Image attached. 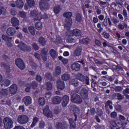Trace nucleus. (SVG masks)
<instances>
[{"label":"nucleus","instance_id":"nucleus-23","mask_svg":"<svg viewBox=\"0 0 129 129\" xmlns=\"http://www.w3.org/2000/svg\"><path fill=\"white\" fill-rule=\"evenodd\" d=\"M82 52V49L81 47H78L74 51V55L77 57H79L81 55Z\"/></svg>","mask_w":129,"mask_h":129},{"label":"nucleus","instance_id":"nucleus-34","mask_svg":"<svg viewBox=\"0 0 129 129\" xmlns=\"http://www.w3.org/2000/svg\"><path fill=\"white\" fill-rule=\"evenodd\" d=\"M38 42H39V44H40L42 46H45V45H46V44L47 43V41L43 37H40L39 38Z\"/></svg>","mask_w":129,"mask_h":129},{"label":"nucleus","instance_id":"nucleus-16","mask_svg":"<svg viewBox=\"0 0 129 129\" xmlns=\"http://www.w3.org/2000/svg\"><path fill=\"white\" fill-rule=\"evenodd\" d=\"M62 106H63V107H65L67 106V104H68L70 100L68 96L64 95L62 97Z\"/></svg>","mask_w":129,"mask_h":129},{"label":"nucleus","instance_id":"nucleus-44","mask_svg":"<svg viewBox=\"0 0 129 129\" xmlns=\"http://www.w3.org/2000/svg\"><path fill=\"white\" fill-rule=\"evenodd\" d=\"M38 103L39 105H45V103H46V101H45V99L43 97L40 98L38 99Z\"/></svg>","mask_w":129,"mask_h":129},{"label":"nucleus","instance_id":"nucleus-8","mask_svg":"<svg viewBox=\"0 0 129 129\" xmlns=\"http://www.w3.org/2000/svg\"><path fill=\"white\" fill-rule=\"evenodd\" d=\"M43 113L45 116H47L48 118H52L53 117V113L49 109V106L46 105L43 109Z\"/></svg>","mask_w":129,"mask_h":129},{"label":"nucleus","instance_id":"nucleus-11","mask_svg":"<svg viewBox=\"0 0 129 129\" xmlns=\"http://www.w3.org/2000/svg\"><path fill=\"white\" fill-rule=\"evenodd\" d=\"M81 31L78 29H75L70 33V37H80L81 36Z\"/></svg>","mask_w":129,"mask_h":129},{"label":"nucleus","instance_id":"nucleus-37","mask_svg":"<svg viewBox=\"0 0 129 129\" xmlns=\"http://www.w3.org/2000/svg\"><path fill=\"white\" fill-rule=\"evenodd\" d=\"M0 94L3 96H8L9 91L6 89H3L0 91Z\"/></svg>","mask_w":129,"mask_h":129},{"label":"nucleus","instance_id":"nucleus-63","mask_svg":"<svg viewBox=\"0 0 129 129\" xmlns=\"http://www.w3.org/2000/svg\"><path fill=\"white\" fill-rule=\"evenodd\" d=\"M102 36L105 38V39H108V38H109V34L107 33H106V32L104 31L102 33Z\"/></svg>","mask_w":129,"mask_h":129},{"label":"nucleus","instance_id":"nucleus-40","mask_svg":"<svg viewBox=\"0 0 129 129\" xmlns=\"http://www.w3.org/2000/svg\"><path fill=\"white\" fill-rule=\"evenodd\" d=\"M34 17V20L35 21H41V20H42V14L41 12L37 14Z\"/></svg>","mask_w":129,"mask_h":129},{"label":"nucleus","instance_id":"nucleus-15","mask_svg":"<svg viewBox=\"0 0 129 129\" xmlns=\"http://www.w3.org/2000/svg\"><path fill=\"white\" fill-rule=\"evenodd\" d=\"M80 95L83 99H86L88 97V91L86 88H83L81 90Z\"/></svg>","mask_w":129,"mask_h":129},{"label":"nucleus","instance_id":"nucleus-26","mask_svg":"<svg viewBox=\"0 0 129 129\" xmlns=\"http://www.w3.org/2000/svg\"><path fill=\"white\" fill-rule=\"evenodd\" d=\"M49 55L53 59L57 58V52H56L54 49H50L49 51Z\"/></svg>","mask_w":129,"mask_h":129},{"label":"nucleus","instance_id":"nucleus-59","mask_svg":"<svg viewBox=\"0 0 129 129\" xmlns=\"http://www.w3.org/2000/svg\"><path fill=\"white\" fill-rule=\"evenodd\" d=\"M112 22L114 24V25H117L118 23H119V20H118V19L113 17L112 19Z\"/></svg>","mask_w":129,"mask_h":129},{"label":"nucleus","instance_id":"nucleus-58","mask_svg":"<svg viewBox=\"0 0 129 129\" xmlns=\"http://www.w3.org/2000/svg\"><path fill=\"white\" fill-rule=\"evenodd\" d=\"M95 10H96V13L97 15H100L101 14V10L99 8V7L96 6L95 7Z\"/></svg>","mask_w":129,"mask_h":129},{"label":"nucleus","instance_id":"nucleus-45","mask_svg":"<svg viewBox=\"0 0 129 129\" xmlns=\"http://www.w3.org/2000/svg\"><path fill=\"white\" fill-rule=\"evenodd\" d=\"M115 109L118 112H121L122 111V107L120 104H117L115 106Z\"/></svg>","mask_w":129,"mask_h":129},{"label":"nucleus","instance_id":"nucleus-24","mask_svg":"<svg viewBox=\"0 0 129 129\" xmlns=\"http://www.w3.org/2000/svg\"><path fill=\"white\" fill-rule=\"evenodd\" d=\"M69 123H70V128L71 129H75L76 128V123L74 122L73 119L70 118L69 119Z\"/></svg>","mask_w":129,"mask_h":129},{"label":"nucleus","instance_id":"nucleus-31","mask_svg":"<svg viewBox=\"0 0 129 129\" xmlns=\"http://www.w3.org/2000/svg\"><path fill=\"white\" fill-rule=\"evenodd\" d=\"M1 65L2 67H4L6 69L7 72L10 73L11 72V67H10V65L7 64V63L5 62H2Z\"/></svg>","mask_w":129,"mask_h":129},{"label":"nucleus","instance_id":"nucleus-7","mask_svg":"<svg viewBox=\"0 0 129 129\" xmlns=\"http://www.w3.org/2000/svg\"><path fill=\"white\" fill-rule=\"evenodd\" d=\"M22 102L26 106H29V105L32 104V97H30V96H26L22 98Z\"/></svg>","mask_w":129,"mask_h":129},{"label":"nucleus","instance_id":"nucleus-57","mask_svg":"<svg viewBox=\"0 0 129 129\" xmlns=\"http://www.w3.org/2000/svg\"><path fill=\"white\" fill-rule=\"evenodd\" d=\"M19 16L21 17V18H26L27 13L23 11H20L19 12Z\"/></svg>","mask_w":129,"mask_h":129},{"label":"nucleus","instance_id":"nucleus-39","mask_svg":"<svg viewBox=\"0 0 129 129\" xmlns=\"http://www.w3.org/2000/svg\"><path fill=\"white\" fill-rule=\"evenodd\" d=\"M117 28L119 30H124V28L125 29L127 28V24H126V23H123V25L120 24L117 25Z\"/></svg>","mask_w":129,"mask_h":129},{"label":"nucleus","instance_id":"nucleus-56","mask_svg":"<svg viewBox=\"0 0 129 129\" xmlns=\"http://www.w3.org/2000/svg\"><path fill=\"white\" fill-rule=\"evenodd\" d=\"M97 27L99 29L98 30V33H101V32H102V31H103V28L102 27H101V24L98 23Z\"/></svg>","mask_w":129,"mask_h":129},{"label":"nucleus","instance_id":"nucleus-12","mask_svg":"<svg viewBox=\"0 0 129 129\" xmlns=\"http://www.w3.org/2000/svg\"><path fill=\"white\" fill-rule=\"evenodd\" d=\"M11 22L13 27H15L16 28V30H19L20 29L19 27H17L20 25V21L18 20V18L16 17L12 18L11 19Z\"/></svg>","mask_w":129,"mask_h":129},{"label":"nucleus","instance_id":"nucleus-27","mask_svg":"<svg viewBox=\"0 0 129 129\" xmlns=\"http://www.w3.org/2000/svg\"><path fill=\"white\" fill-rule=\"evenodd\" d=\"M55 72L53 73V76L57 77L61 74V67L57 66L55 68Z\"/></svg>","mask_w":129,"mask_h":129},{"label":"nucleus","instance_id":"nucleus-22","mask_svg":"<svg viewBox=\"0 0 129 129\" xmlns=\"http://www.w3.org/2000/svg\"><path fill=\"white\" fill-rule=\"evenodd\" d=\"M11 84V80L5 79L1 82L2 87H8Z\"/></svg>","mask_w":129,"mask_h":129},{"label":"nucleus","instance_id":"nucleus-33","mask_svg":"<svg viewBox=\"0 0 129 129\" xmlns=\"http://www.w3.org/2000/svg\"><path fill=\"white\" fill-rule=\"evenodd\" d=\"M39 120V119L38 117H34L33 119L32 123L31 125V127H34Z\"/></svg>","mask_w":129,"mask_h":129},{"label":"nucleus","instance_id":"nucleus-17","mask_svg":"<svg viewBox=\"0 0 129 129\" xmlns=\"http://www.w3.org/2000/svg\"><path fill=\"white\" fill-rule=\"evenodd\" d=\"M51 101L53 104H60L62 101V98L59 96H55L51 99Z\"/></svg>","mask_w":129,"mask_h":129},{"label":"nucleus","instance_id":"nucleus-47","mask_svg":"<svg viewBox=\"0 0 129 129\" xmlns=\"http://www.w3.org/2000/svg\"><path fill=\"white\" fill-rule=\"evenodd\" d=\"M114 90L116 92H121L123 90V88L120 86H115Z\"/></svg>","mask_w":129,"mask_h":129},{"label":"nucleus","instance_id":"nucleus-3","mask_svg":"<svg viewBox=\"0 0 129 129\" xmlns=\"http://www.w3.org/2000/svg\"><path fill=\"white\" fill-rule=\"evenodd\" d=\"M3 122L4 124V127L6 129L13 128V123H14V122L11 118L9 117L5 118L3 120Z\"/></svg>","mask_w":129,"mask_h":129},{"label":"nucleus","instance_id":"nucleus-4","mask_svg":"<svg viewBox=\"0 0 129 129\" xmlns=\"http://www.w3.org/2000/svg\"><path fill=\"white\" fill-rule=\"evenodd\" d=\"M71 100L74 103H77L78 104H80L82 103V98L78 94H74L71 96Z\"/></svg>","mask_w":129,"mask_h":129},{"label":"nucleus","instance_id":"nucleus-18","mask_svg":"<svg viewBox=\"0 0 129 129\" xmlns=\"http://www.w3.org/2000/svg\"><path fill=\"white\" fill-rule=\"evenodd\" d=\"M16 33H17V30H16V29L13 27L8 28L7 30V34L8 35V36H14Z\"/></svg>","mask_w":129,"mask_h":129},{"label":"nucleus","instance_id":"nucleus-30","mask_svg":"<svg viewBox=\"0 0 129 129\" xmlns=\"http://www.w3.org/2000/svg\"><path fill=\"white\" fill-rule=\"evenodd\" d=\"M70 84L71 85H73V86L76 87L77 86H78V85H79V82H78L77 79H74L70 81Z\"/></svg>","mask_w":129,"mask_h":129},{"label":"nucleus","instance_id":"nucleus-28","mask_svg":"<svg viewBox=\"0 0 129 129\" xmlns=\"http://www.w3.org/2000/svg\"><path fill=\"white\" fill-rule=\"evenodd\" d=\"M61 78L64 81H68L70 79V75L68 73H64L61 76Z\"/></svg>","mask_w":129,"mask_h":129},{"label":"nucleus","instance_id":"nucleus-64","mask_svg":"<svg viewBox=\"0 0 129 129\" xmlns=\"http://www.w3.org/2000/svg\"><path fill=\"white\" fill-rule=\"evenodd\" d=\"M19 109L20 112H24L25 111V105H22L19 106Z\"/></svg>","mask_w":129,"mask_h":129},{"label":"nucleus","instance_id":"nucleus-50","mask_svg":"<svg viewBox=\"0 0 129 129\" xmlns=\"http://www.w3.org/2000/svg\"><path fill=\"white\" fill-rule=\"evenodd\" d=\"M46 86L47 90H51L53 88V86H52V84L50 82L46 83Z\"/></svg>","mask_w":129,"mask_h":129},{"label":"nucleus","instance_id":"nucleus-46","mask_svg":"<svg viewBox=\"0 0 129 129\" xmlns=\"http://www.w3.org/2000/svg\"><path fill=\"white\" fill-rule=\"evenodd\" d=\"M31 46L33 48V49L35 50V51H38V50L40 49V47L39 46V45H38V44L35 42H34L33 43H32L31 44Z\"/></svg>","mask_w":129,"mask_h":129},{"label":"nucleus","instance_id":"nucleus-20","mask_svg":"<svg viewBox=\"0 0 129 129\" xmlns=\"http://www.w3.org/2000/svg\"><path fill=\"white\" fill-rule=\"evenodd\" d=\"M81 67V66L78 63H73L71 66V68L73 71H79Z\"/></svg>","mask_w":129,"mask_h":129},{"label":"nucleus","instance_id":"nucleus-10","mask_svg":"<svg viewBox=\"0 0 129 129\" xmlns=\"http://www.w3.org/2000/svg\"><path fill=\"white\" fill-rule=\"evenodd\" d=\"M73 111L74 112V115L75 116V121H77V117L79 116V114H80V109L79 107L76 106H73Z\"/></svg>","mask_w":129,"mask_h":129},{"label":"nucleus","instance_id":"nucleus-61","mask_svg":"<svg viewBox=\"0 0 129 129\" xmlns=\"http://www.w3.org/2000/svg\"><path fill=\"white\" fill-rule=\"evenodd\" d=\"M107 4V2H103V1H100L99 3L100 6H102V8H106Z\"/></svg>","mask_w":129,"mask_h":129},{"label":"nucleus","instance_id":"nucleus-54","mask_svg":"<svg viewBox=\"0 0 129 129\" xmlns=\"http://www.w3.org/2000/svg\"><path fill=\"white\" fill-rule=\"evenodd\" d=\"M59 60H60L61 62H62L63 64H66L68 63V60L66 59V58H63L62 56H58Z\"/></svg>","mask_w":129,"mask_h":129},{"label":"nucleus","instance_id":"nucleus-1","mask_svg":"<svg viewBox=\"0 0 129 129\" xmlns=\"http://www.w3.org/2000/svg\"><path fill=\"white\" fill-rule=\"evenodd\" d=\"M72 12H67L63 14V17L66 18L65 20L66 23L64 24V28L67 31H69L71 27V22H72L71 17H72Z\"/></svg>","mask_w":129,"mask_h":129},{"label":"nucleus","instance_id":"nucleus-49","mask_svg":"<svg viewBox=\"0 0 129 129\" xmlns=\"http://www.w3.org/2000/svg\"><path fill=\"white\" fill-rule=\"evenodd\" d=\"M6 12V8L4 6H0V16L1 15H5Z\"/></svg>","mask_w":129,"mask_h":129},{"label":"nucleus","instance_id":"nucleus-41","mask_svg":"<svg viewBox=\"0 0 129 129\" xmlns=\"http://www.w3.org/2000/svg\"><path fill=\"white\" fill-rule=\"evenodd\" d=\"M35 28L36 29H37V30H38V31H40V30H42V28H43L42 23L40 22H37L35 24Z\"/></svg>","mask_w":129,"mask_h":129},{"label":"nucleus","instance_id":"nucleus-21","mask_svg":"<svg viewBox=\"0 0 129 129\" xmlns=\"http://www.w3.org/2000/svg\"><path fill=\"white\" fill-rule=\"evenodd\" d=\"M112 97H113V98H115V97H117V99L119 101L122 100L124 98L123 95L119 93H115L113 94Z\"/></svg>","mask_w":129,"mask_h":129},{"label":"nucleus","instance_id":"nucleus-42","mask_svg":"<svg viewBox=\"0 0 129 129\" xmlns=\"http://www.w3.org/2000/svg\"><path fill=\"white\" fill-rule=\"evenodd\" d=\"M27 3L30 8H33L35 7V1L34 0H26Z\"/></svg>","mask_w":129,"mask_h":129},{"label":"nucleus","instance_id":"nucleus-32","mask_svg":"<svg viewBox=\"0 0 129 129\" xmlns=\"http://www.w3.org/2000/svg\"><path fill=\"white\" fill-rule=\"evenodd\" d=\"M45 77L48 80H50V81H55V79L52 76V74L50 72L45 74Z\"/></svg>","mask_w":129,"mask_h":129},{"label":"nucleus","instance_id":"nucleus-9","mask_svg":"<svg viewBox=\"0 0 129 129\" xmlns=\"http://www.w3.org/2000/svg\"><path fill=\"white\" fill-rule=\"evenodd\" d=\"M16 65L21 69V70H24L25 69V63L24 61L21 58H18L15 60Z\"/></svg>","mask_w":129,"mask_h":129},{"label":"nucleus","instance_id":"nucleus-62","mask_svg":"<svg viewBox=\"0 0 129 129\" xmlns=\"http://www.w3.org/2000/svg\"><path fill=\"white\" fill-rule=\"evenodd\" d=\"M117 115V113L115 111L112 112L110 114L111 117L112 118H115Z\"/></svg>","mask_w":129,"mask_h":129},{"label":"nucleus","instance_id":"nucleus-48","mask_svg":"<svg viewBox=\"0 0 129 129\" xmlns=\"http://www.w3.org/2000/svg\"><path fill=\"white\" fill-rule=\"evenodd\" d=\"M82 43L86 45H88L89 44V42H90V39L89 38H84L82 40Z\"/></svg>","mask_w":129,"mask_h":129},{"label":"nucleus","instance_id":"nucleus-43","mask_svg":"<svg viewBox=\"0 0 129 129\" xmlns=\"http://www.w3.org/2000/svg\"><path fill=\"white\" fill-rule=\"evenodd\" d=\"M60 11H61V9L60 8V6H57L54 7L53 11L54 14L57 15L59 13H60Z\"/></svg>","mask_w":129,"mask_h":129},{"label":"nucleus","instance_id":"nucleus-51","mask_svg":"<svg viewBox=\"0 0 129 129\" xmlns=\"http://www.w3.org/2000/svg\"><path fill=\"white\" fill-rule=\"evenodd\" d=\"M31 86L33 89H36V88L38 87V83L36 81L32 82L31 83Z\"/></svg>","mask_w":129,"mask_h":129},{"label":"nucleus","instance_id":"nucleus-19","mask_svg":"<svg viewBox=\"0 0 129 129\" xmlns=\"http://www.w3.org/2000/svg\"><path fill=\"white\" fill-rule=\"evenodd\" d=\"M57 86L58 89H60V90H63V89L65 88V83H64V81H61L60 80H57Z\"/></svg>","mask_w":129,"mask_h":129},{"label":"nucleus","instance_id":"nucleus-6","mask_svg":"<svg viewBox=\"0 0 129 129\" xmlns=\"http://www.w3.org/2000/svg\"><path fill=\"white\" fill-rule=\"evenodd\" d=\"M39 5L41 11H44V10H49V8H50L49 4L44 0H41L39 3Z\"/></svg>","mask_w":129,"mask_h":129},{"label":"nucleus","instance_id":"nucleus-60","mask_svg":"<svg viewBox=\"0 0 129 129\" xmlns=\"http://www.w3.org/2000/svg\"><path fill=\"white\" fill-rule=\"evenodd\" d=\"M110 104H112V102L110 100H108L106 103L105 105V108H108V106L110 105Z\"/></svg>","mask_w":129,"mask_h":129},{"label":"nucleus","instance_id":"nucleus-5","mask_svg":"<svg viewBox=\"0 0 129 129\" xmlns=\"http://www.w3.org/2000/svg\"><path fill=\"white\" fill-rule=\"evenodd\" d=\"M18 46L23 52H31L32 51V47L30 45H27L23 42H20Z\"/></svg>","mask_w":129,"mask_h":129},{"label":"nucleus","instance_id":"nucleus-35","mask_svg":"<svg viewBox=\"0 0 129 129\" xmlns=\"http://www.w3.org/2000/svg\"><path fill=\"white\" fill-rule=\"evenodd\" d=\"M77 79H78L79 80H80V81H81L82 82H83V81L85 80V77L84 76V75H82L81 73H78L77 74Z\"/></svg>","mask_w":129,"mask_h":129},{"label":"nucleus","instance_id":"nucleus-25","mask_svg":"<svg viewBox=\"0 0 129 129\" xmlns=\"http://www.w3.org/2000/svg\"><path fill=\"white\" fill-rule=\"evenodd\" d=\"M16 6L18 9H22L24 7V2L23 0H17L15 2Z\"/></svg>","mask_w":129,"mask_h":129},{"label":"nucleus","instance_id":"nucleus-13","mask_svg":"<svg viewBox=\"0 0 129 129\" xmlns=\"http://www.w3.org/2000/svg\"><path fill=\"white\" fill-rule=\"evenodd\" d=\"M68 124L65 122H57L56 123V127L58 129H67L68 128Z\"/></svg>","mask_w":129,"mask_h":129},{"label":"nucleus","instance_id":"nucleus-29","mask_svg":"<svg viewBox=\"0 0 129 129\" xmlns=\"http://www.w3.org/2000/svg\"><path fill=\"white\" fill-rule=\"evenodd\" d=\"M82 15L80 13H77L75 17V21L78 22V23H80V22H82Z\"/></svg>","mask_w":129,"mask_h":129},{"label":"nucleus","instance_id":"nucleus-53","mask_svg":"<svg viewBox=\"0 0 129 129\" xmlns=\"http://www.w3.org/2000/svg\"><path fill=\"white\" fill-rule=\"evenodd\" d=\"M41 55L43 56L44 55V56H47L48 55V49L46 48H43L41 50Z\"/></svg>","mask_w":129,"mask_h":129},{"label":"nucleus","instance_id":"nucleus-38","mask_svg":"<svg viewBox=\"0 0 129 129\" xmlns=\"http://www.w3.org/2000/svg\"><path fill=\"white\" fill-rule=\"evenodd\" d=\"M2 38L4 41L6 42H11L12 41V37L8 36L5 34H3Z\"/></svg>","mask_w":129,"mask_h":129},{"label":"nucleus","instance_id":"nucleus-55","mask_svg":"<svg viewBox=\"0 0 129 129\" xmlns=\"http://www.w3.org/2000/svg\"><path fill=\"white\" fill-rule=\"evenodd\" d=\"M39 128H44L45 127V121H40L39 123Z\"/></svg>","mask_w":129,"mask_h":129},{"label":"nucleus","instance_id":"nucleus-14","mask_svg":"<svg viewBox=\"0 0 129 129\" xmlns=\"http://www.w3.org/2000/svg\"><path fill=\"white\" fill-rule=\"evenodd\" d=\"M18 91V86L16 84H13L10 87L9 92L10 94L14 95Z\"/></svg>","mask_w":129,"mask_h":129},{"label":"nucleus","instance_id":"nucleus-52","mask_svg":"<svg viewBox=\"0 0 129 129\" xmlns=\"http://www.w3.org/2000/svg\"><path fill=\"white\" fill-rule=\"evenodd\" d=\"M36 80L41 83L42 82V81L43 80V78H42V76L40 75H37L35 77Z\"/></svg>","mask_w":129,"mask_h":129},{"label":"nucleus","instance_id":"nucleus-2","mask_svg":"<svg viewBox=\"0 0 129 129\" xmlns=\"http://www.w3.org/2000/svg\"><path fill=\"white\" fill-rule=\"evenodd\" d=\"M17 121L20 124H26L29 121V117L27 115H19L17 117Z\"/></svg>","mask_w":129,"mask_h":129},{"label":"nucleus","instance_id":"nucleus-36","mask_svg":"<svg viewBox=\"0 0 129 129\" xmlns=\"http://www.w3.org/2000/svg\"><path fill=\"white\" fill-rule=\"evenodd\" d=\"M28 31L32 36L36 35V30H35V28L33 26H30L28 27Z\"/></svg>","mask_w":129,"mask_h":129}]
</instances>
